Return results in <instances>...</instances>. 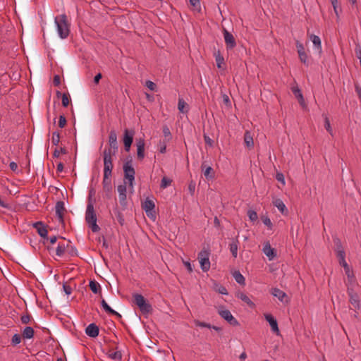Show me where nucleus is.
Masks as SVG:
<instances>
[{
  "instance_id": "f257e3e1",
  "label": "nucleus",
  "mask_w": 361,
  "mask_h": 361,
  "mask_svg": "<svg viewBox=\"0 0 361 361\" xmlns=\"http://www.w3.org/2000/svg\"><path fill=\"white\" fill-rule=\"evenodd\" d=\"M85 221L89 226L91 228L92 232L96 233L100 230V228L97 224V216L94 209V204L91 199L90 198L87 209L85 212Z\"/></svg>"
},
{
  "instance_id": "f03ea898",
  "label": "nucleus",
  "mask_w": 361,
  "mask_h": 361,
  "mask_svg": "<svg viewBox=\"0 0 361 361\" xmlns=\"http://www.w3.org/2000/svg\"><path fill=\"white\" fill-rule=\"evenodd\" d=\"M54 21L59 37L61 39L67 38L70 33V25L68 23L67 16L65 14L58 16L55 17Z\"/></svg>"
},
{
  "instance_id": "7ed1b4c3",
  "label": "nucleus",
  "mask_w": 361,
  "mask_h": 361,
  "mask_svg": "<svg viewBox=\"0 0 361 361\" xmlns=\"http://www.w3.org/2000/svg\"><path fill=\"white\" fill-rule=\"evenodd\" d=\"M133 302L138 307L142 314H148L152 311V305L139 293L133 295Z\"/></svg>"
},
{
  "instance_id": "20e7f679",
  "label": "nucleus",
  "mask_w": 361,
  "mask_h": 361,
  "mask_svg": "<svg viewBox=\"0 0 361 361\" xmlns=\"http://www.w3.org/2000/svg\"><path fill=\"white\" fill-rule=\"evenodd\" d=\"M132 159L126 161L123 164L124 178L128 181L129 186L133 189L135 181V171L132 164Z\"/></svg>"
},
{
  "instance_id": "39448f33",
  "label": "nucleus",
  "mask_w": 361,
  "mask_h": 361,
  "mask_svg": "<svg viewBox=\"0 0 361 361\" xmlns=\"http://www.w3.org/2000/svg\"><path fill=\"white\" fill-rule=\"evenodd\" d=\"M142 207L145 210L147 216L149 218L152 219L154 220L155 219V218H156V212L154 210L155 204L152 200H151L148 198L146 199L145 200V202L142 203Z\"/></svg>"
},
{
  "instance_id": "423d86ee",
  "label": "nucleus",
  "mask_w": 361,
  "mask_h": 361,
  "mask_svg": "<svg viewBox=\"0 0 361 361\" xmlns=\"http://www.w3.org/2000/svg\"><path fill=\"white\" fill-rule=\"evenodd\" d=\"M219 314L224 319L226 322H228L232 326H238L239 322L238 320L232 315L231 312L226 309H224L223 307H220L218 310Z\"/></svg>"
},
{
  "instance_id": "0eeeda50",
  "label": "nucleus",
  "mask_w": 361,
  "mask_h": 361,
  "mask_svg": "<svg viewBox=\"0 0 361 361\" xmlns=\"http://www.w3.org/2000/svg\"><path fill=\"white\" fill-rule=\"evenodd\" d=\"M198 259L200 263L201 269L203 271H207L210 268V262L209 259V253L207 251H201L198 255Z\"/></svg>"
},
{
  "instance_id": "6e6552de",
  "label": "nucleus",
  "mask_w": 361,
  "mask_h": 361,
  "mask_svg": "<svg viewBox=\"0 0 361 361\" xmlns=\"http://www.w3.org/2000/svg\"><path fill=\"white\" fill-rule=\"evenodd\" d=\"M223 35L227 49H232L236 46V42L233 35L226 28L223 29Z\"/></svg>"
},
{
  "instance_id": "1a4fd4ad",
  "label": "nucleus",
  "mask_w": 361,
  "mask_h": 361,
  "mask_svg": "<svg viewBox=\"0 0 361 361\" xmlns=\"http://www.w3.org/2000/svg\"><path fill=\"white\" fill-rule=\"evenodd\" d=\"M295 45L300 61L303 63L305 65L308 66V56L305 51V47L303 44L300 43L299 41H297Z\"/></svg>"
},
{
  "instance_id": "9d476101",
  "label": "nucleus",
  "mask_w": 361,
  "mask_h": 361,
  "mask_svg": "<svg viewBox=\"0 0 361 361\" xmlns=\"http://www.w3.org/2000/svg\"><path fill=\"white\" fill-rule=\"evenodd\" d=\"M117 190L118 192V198H119L120 204H121V206L126 207L127 204V202H126L127 188H126V183L119 185L117 188Z\"/></svg>"
},
{
  "instance_id": "9b49d317",
  "label": "nucleus",
  "mask_w": 361,
  "mask_h": 361,
  "mask_svg": "<svg viewBox=\"0 0 361 361\" xmlns=\"http://www.w3.org/2000/svg\"><path fill=\"white\" fill-rule=\"evenodd\" d=\"M145 142L143 138L136 139L137 156L139 160H142L145 157Z\"/></svg>"
},
{
  "instance_id": "f8f14e48",
  "label": "nucleus",
  "mask_w": 361,
  "mask_h": 361,
  "mask_svg": "<svg viewBox=\"0 0 361 361\" xmlns=\"http://www.w3.org/2000/svg\"><path fill=\"white\" fill-rule=\"evenodd\" d=\"M64 202L59 201L56 202L55 206L56 215L58 217L59 221L61 224H63V213L65 212Z\"/></svg>"
},
{
  "instance_id": "ddd939ff",
  "label": "nucleus",
  "mask_w": 361,
  "mask_h": 361,
  "mask_svg": "<svg viewBox=\"0 0 361 361\" xmlns=\"http://www.w3.org/2000/svg\"><path fill=\"white\" fill-rule=\"evenodd\" d=\"M264 318L269 322V324L271 326V331L274 333L279 334V329L278 322H277L276 319L270 314H264Z\"/></svg>"
},
{
  "instance_id": "4468645a",
  "label": "nucleus",
  "mask_w": 361,
  "mask_h": 361,
  "mask_svg": "<svg viewBox=\"0 0 361 361\" xmlns=\"http://www.w3.org/2000/svg\"><path fill=\"white\" fill-rule=\"evenodd\" d=\"M262 251L269 260H272L276 256V251L271 247L269 242L264 244Z\"/></svg>"
},
{
  "instance_id": "2eb2a0df",
  "label": "nucleus",
  "mask_w": 361,
  "mask_h": 361,
  "mask_svg": "<svg viewBox=\"0 0 361 361\" xmlns=\"http://www.w3.org/2000/svg\"><path fill=\"white\" fill-rule=\"evenodd\" d=\"M99 327L94 324H90L85 329V333L87 336L92 338H95L99 335Z\"/></svg>"
},
{
  "instance_id": "dca6fc26",
  "label": "nucleus",
  "mask_w": 361,
  "mask_h": 361,
  "mask_svg": "<svg viewBox=\"0 0 361 361\" xmlns=\"http://www.w3.org/2000/svg\"><path fill=\"white\" fill-rule=\"evenodd\" d=\"M34 228L37 229L38 234L43 238L48 239V231L45 226L41 221H37L33 224Z\"/></svg>"
},
{
  "instance_id": "f3484780",
  "label": "nucleus",
  "mask_w": 361,
  "mask_h": 361,
  "mask_svg": "<svg viewBox=\"0 0 361 361\" xmlns=\"http://www.w3.org/2000/svg\"><path fill=\"white\" fill-rule=\"evenodd\" d=\"M112 161V159L104 158V174H105L106 176H111L112 174V170L114 168Z\"/></svg>"
},
{
  "instance_id": "a211bd4d",
  "label": "nucleus",
  "mask_w": 361,
  "mask_h": 361,
  "mask_svg": "<svg viewBox=\"0 0 361 361\" xmlns=\"http://www.w3.org/2000/svg\"><path fill=\"white\" fill-rule=\"evenodd\" d=\"M109 147L118 150L117 135L115 130H111L109 135Z\"/></svg>"
},
{
  "instance_id": "6ab92c4d",
  "label": "nucleus",
  "mask_w": 361,
  "mask_h": 361,
  "mask_svg": "<svg viewBox=\"0 0 361 361\" xmlns=\"http://www.w3.org/2000/svg\"><path fill=\"white\" fill-rule=\"evenodd\" d=\"M236 297L245 302L250 308L255 307V303L250 299V298L243 292H238L236 294Z\"/></svg>"
},
{
  "instance_id": "aec40b11",
  "label": "nucleus",
  "mask_w": 361,
  "mask_h": 361,
  "mask_svg": "<svg viewBox=\"0 0 361 361\" xmlns=\"http://www.w3.org/2000/svg\"><path fill=\"white\" fill-rule=\"evenodd\" d=\"M310 39L313 43L314 48L318 51L319 54L322 53V42L321 39L319 36L311 34L310 35Z\"/></svg>"
},
{
  "instance_id": "412c9836",
  "label": "nucleus",
  "mask_w": 361,
  "mask_h": 361,
  "mask_svg": "<svg viewBox=\"0 0 361 361\" xmlns=\"http://www.w3.org/2000/svg\"><path fill=\"white\" fill-rule=\"evenodd\" d=\"M348 295L350 297V302L353 305L355 308H359L360 307V300L359 296L354 293L352 290H348Z\"/></svg>"
},
{
  "instance_id": "4be33fe9",
  "label": "nucleus",
  "mask_w": 361,
  "mask_h": 361,
  "mask_svg": "<svg viewBox=\"0 0 361 361\" xmlns=\"http://www.w3.org/2000/svg\"><path fill=\"white\" fill-rule=\"evenodd\" d=\"M134 134V130L125 129L123 137V143H133Z\"/></svg>"
},
{
  "instance_id": "5701e85b",
  "label": "nucleus",
  "mask_w": 361,
  "mask_h": 361,
  "mask_svg": "<svg viewBox=\"0 0 361 361\" xmlns=\"http://www.w3.org/2000/svg\"><path fill=\"white\" fill-rule=\"evenodd\" d=\"M68 248V243L59 242L56 250V255L61 257Z\"/></svg>"
},
{
  "instance_id": "b1692460",
  "label": "nucleus",
  "mask_w": 361,
  "mask_h": 361,
  "mask_svg": "<svg viewBox=\"0 0 361 361\" xmlns=\"http://www.w3.org/2000/svg\"><path fill=\"white\" fill-rule=\"evenodd\" d=\"M244 142L246 147L249 149L254 147L253 137L249 131H245L244 134Z\"/></svg>"
},
{
  "instance_id": "393cba45",
  "label": "nucleus",
  "mask_w": 361,
  "mask_h": 361,
  "mask_svg": "<svg viewBox=\"0 0 361 361\" xmlns=\"http://www.w3.org/2000/svg\"><path fill=\"white\" fill-rule=\"evenodd\" d=\"M202 167L204 176L207 179H212L214 177V171L211 166H205L203 163Z\"/></svg>"
},
{
  "instance_id": "a878e982",
  "label": "nucleus",
  "mask_w": 361,
  "mask_h": 361,
  "mask_svg": "<svg viewBox=\"0 0 361 361\" xmlns=\"http://www.w3.org/2000/svg\"><path fill=\"white\" fill-rule=\"evenodd\" d=\"M111 176H106L105 174H104V177H103V181H102L103 188L105 191H107V192H111V189H112Z\"/></svg>"
},
{
  "instance_id": "bb28decb",
  "label": "nucleus",
  "mask_w": 361,
  "mask_h": 361,
  "mask_svg": "<svg viewBox=\"0 0 361 361\" xmlns=\"http://www.w3.org/2000/svg\"><path fill=\"white\" fill-rule=\"evenodd\" d=\"M271 293L281 302L283 301V298L286 296V294L283 290L277 288H272Z\"/></svg>"
},
{
  "instance_id": "cd10ccee",
  "label": "nucleus",
  "mask_w": 361,
  "mask_h": 361,
  "mask_svg": "<svg viewBox=\"0 0 361 361\" xmlns=\"http://www.w3.org/2000/svg\"><path fill=\"white\" fill-rule=\"evenodd\" d=\"M292 92L294 94L295 97L298 99L299 103L301 105H304L305 100L300 90L298 87H292Z\"/></svg>"
},
{
  "instance_id": "c85d7f7f",
  "label": "nucleus",
  "mask_w": 361,
  "mask_h": 361,
  "mask_svg": "<svg viewBox=\"0 0 361 361\" xmlns=\"http://www.w3.org/2000/svg\"><path fill=\"white\" fill-rule=\"evenodd\" d=\"M230 251L233 257H237L238 249V240H233L229 245Z\"/></svg>"
},
{
  "instance_id": "c756f323",
  "label": "nucleus",
  "mask_w": 361,
  "mask_h": 361,
  "mask_svg": "<svg viewBox=\"0 0 361 361\" xmlns=\"http://www.w3.org/2000/svg\"><path fill=\"white\" fill-rule=\"evenodd\" d=\"M117 151L118 150L111 147L105 148L103 152V157L104 158L112 159V157L116 155Z\"/></svg>"
},
{
  "instance_id": "7c9ffc66",
  "label": "nucleus",
  "mask_w": 361,
  "mask_h": 361,
  "mask_svg": "<svg viewBox=\"0 0 361 361\" xmlns=\"http://www.w3.org/2000/svg\"><path fill=\"white\" fill-rule=\"evenodd\" d=\"M273 204L275 207H276L278 208V209L283 214L285 212V211H286V207L285 205V204L283 203V202L280 200V199H276L274 202H273Z\"/></svg>"
},
{
  "instance_id": "2f4dec72",
  "label": "nucleus",
  "mask_w": 361,
  "mask_h": 361,
  "mask_svg": "<svg viewBox=\"0 0 361 361\" xmlns=\"http://www.w3.org/2000/svg\"><path fill=\"white\" fill-rule=\"evenodd\" d=\"M24 338H32L34 336V330L31 326H26L22 334Z\"/></svg>"
},
{
  "instance_id": "473e14b6",
  "label": "nucleus",
  "mask_w": 361,
  "mask_h": 361,
  "mask_svg": "<svg viewBox=\"0 0 361 361\" xmlns=\"http://www.w3.org/2000/svg\"><path fill=\"white\" fill-rule=\"evenodd\" d=\"M56 94H57V97L61 96L62 105L64 107L68 106L70 103V98H69L68 94H66V93L61 94L59 91H57Z\"/></svg>"
},
{
  "instance_id": "72a5a7b5",
  "label": "nucleus",
  "mask_w": 361,
  "mask_h": 361,
  "mask_svg": "<svg viewBox=\"0 0 361 361\" xmlns=\"http://www.w3.org/2000/svg\"><path fill=\"white\" fill-rule=\"evenodd\" d=\"M89 286L90 290L95 294L98 293L101 290L100 284L95 281H90Z\"/></svg>"
},
{
  "instance_id": "f704fd0d",
  "label": "nucleus",
  "mask_w": 361,
  "mask_h": 361,
  "mask_svg": "<svg viewBox=\"0 0 361 361\" xmlns=\"http://www.w3.org/2000/svg\"><path fill=\"white\" fill-rule=\"evenodd\" d=\"M233 276L238 283H239L240 285L245 284V277L240 274V272L239 271H235L233 274Z\"/></svg>"
},
{
  "instance_id": "c9c22d12",
  "label": "nucleus",
  "mask_w": 361,
  "mask_h": 361,
  "mask_svg": "<svg viewBox=\"0 0 361 361\" xmlns=\"http://www.w3.org/2000/svg\"><path fill=\"white\" fill-rule=\"evenodd\" d=\"M101 305H102V307H103V309L104 310V311L106 312H107L108 314H111V313H115V310H114L108 304L107 302L105 301V300H102L101 301Z\"/></svg>"
},
{
  "instance_id": "e433bc0d",
  "label": "nucleus",
  "mask_w": 361,
  "mask_h": 361,
  "mask_svg": "<svg viewBox=\"0 0 361 361\" xmlns=\"http://www.w3.org/2000/svg\"><path fill=\"white\" fill-rule=\"evenodd\" d=\"M171 179L164 176L161 179L160 187L163 189L166 188L168 186L171 185Z\"/></svg>"
},
{
  "instance_id": "4c0bfd02",
  "label": "nucleus",
  "mask_w": 361,
  "mask_h": 361,
  "mask_svg": "<svg viewBox=\"0 0 361 361\" xmlns=\"http://www.w3.org/2000/svg\"><path fill=\"white\" fill-rule=\"evenodd\" d=\"M60 142L59 133L55 131L52 133L51 142L54 145L57 146Z\"/></svg>"
},
{
  "instance_id": "58836bf2",
  "label": "nucleus",
  "mask_w": 361,
  "mask_h": 361,
  "mask_svg": "<svg viewBox=\"0 0 361 361\" xmlns=\"http://www.w3.org/2000/svg\"><path fill=\"white\" fill-rule=\"evenodd\" d=\"M163 134L166 141H169L172 137L170 129L166 126L163 127Z\"/></svg>"
},
{
  "instance_id": "ea45409f",
  "label": "nucleus",
  "mask_w": 361,
  "mask_h": 361,
  "mask_svg": "<svg viewBox=\"0 0 361 361\" xmlns=\"http://www.w3.org/2000/svg\"><path fill=\"white\" fill-rule=\"evenodd\" d=\"M109 357L112 360H121L122 359V354L120 351H115L109 353Z\"/></svg>"
},
{
  "instance_id": "a19ab883",
  "label": "nucleus",
  "mask_w": 361,
  "mask_h": 361,
  "mask_svg": "<svg viewBox=\"0 0 361 361\" xmlns=\"http://www.w3.org/2000/svg\"><path fill=\"white\" fill-rule=\"evenodd\" d=\"M68 153L65 147H61L60 149L56 148L54 151L53 156L55 158H58L60 156V154H66Z\"/></svg>"
},
{
  "instance_id": "79ce46f5",
  "label": "nucleus",
  "mask_w": 361,
  "mask_h": 361,
  "mask_svg": "<svg viewBox=\"0 0 361 361\" xmlns=\"http://www.w3.org/2000/svg\"><path fill=\"white\" fill-rule=\"evenodd\" d=\"M215 60L217 67L219 68H221L222 64L224 63V57L219 53L217 54H215Z\"/></svg>"
},
{
  "instance_id": "37998d69",
  "label": "nucleus",
  "mask_w": 361,
  "mask_h": 361,
  "mask_svg": "<svg viewBox=\"0 0 361 361\" xmlns=\"http://www.w3.org/2000/svg\"><path fill=\"white\" fill-rule=\"evenodd\" d=\"M336 252H337V257L338 258V261H339V263L341 262H344L345 261V251L343 249H338V250H336Z\"/></svg>"
},
{
  "instance_id": "c03bdc74",
  "label": "nucleus",
  "mask_w": 361,
  "mask_h": 361,
  "mask_svg": "<svg viewBox=\"0 0 361 361\" xmlns=\"http://www.w3.org/2000/svg\"><path fill=\"white\" fill-rule=\"evenodd\" d=\"M247 216L251 221H255L258 219L257 214L254 210H248Z\"/></svg>"
},
{
  "instance_id": "a18cd8bd",
  "label": "nucleus",
  "mask_w": 361,
  "mask_h": 361,
  "mask_svg": "<svg viewBox=\"0 0 361 361\" xmlns=\"http://www.w3.org/2000/svg\"><path fill=\"white\" fill-rule=\"evenodd\" d=\"M167 142L168 141L164 140L163 141H160L159 143V145H158L159 150L161 154H164L166 152V142Z\"/></svg>"
},
{
  "instance_id": "49530a36",
  "label": "nucleus",
  "mask_w": 361,
  "mask_h": 361,
  "mask_svg": "<svg viewBox=\"0 0 361 361\" xmlns=\"http://www.w3.org/2000/svg\"><path fill=\"white\" fill-rule=\"evenodd\" d=\"M262 221L263 224L266 225L269 229L272 228V223L267 216H262Z\"/></svg>"
},
{
  "instance_id": "de8ad7c7",
  "label": "nucleus",
  "mask_w": 361,
  "mask_h": 361,
  "mask_svg": "<svg viewBox=\"0 0 361 361\" xmlns=\"http://www.w3.org/2000/svg\"><path fill=\"white\" fill-rule=\"evenodd\" d=\"M186 104H187L185 102V101L183 99H179L178 103V110L183 113L187 112L188 111L187 110L186 111L184 110V108L186 106Z\"/></svg>"
},
{
  "instance_id": "09e8293b",
  "label": "nucleus",
  "mask_w": 361,
  "mask_h": 361,
  "mask_svg": "<svg viewBox=\"0 0 361 361\" xmlns=\"http://www.w3.org/2000/svg\"><path fill=\"white\" fill-rule=\"evenodd\" d=\"M20 341H21V337L19 334H16L13 336L12 340H11L12 345H16L19 344L20 343Z\"/></svg>"
},
{
  "instance_id": "8fccbe9b",
  "label": "nucleus",
  "mask_w": 361,
  "mask_h": 361,
  "mask_svg": "<svg viewBox=\"0 0 361 361\" xmlns=\"http://www.w3.org/2000/svg\"><path fill=\"white\" fill-rule=\"evenodd\" d=\"M324 128L331 135H332V128L331 127L329 119L327 116H325L324 118Z\"/></svg>"
},
{
  "instance_id": "3c124183",
  "label": "nucleus",
  "mask_w": 361,
  "mask_h": 361,
  "mask_svg": "<svg viewBox=\"0 0 361 361\" xmlns=\"http://www.w3.org/2000/svg\"><path fill=\"white\" fill-rule=\"evenodd\" d=\"M66 124V117L63 116V115H61L59 116V126L61 128H63L65 127Z\"/></svg>"
},
{
  "instance_id": "603ef678",
  "label": "nucleus",
  "mask_w": 361,
  "mask_h": 361,
  "mask_svg": "<svg viewBox=\"0 0 361 361\" xmlns=\"http://www.w3.org/2000/svg\"><path fill=\"white\" fill-rule=\"evenodd\" d=\"M195 325L197 326L205 327V328H208V329H211L212 328V325L210 324H208V323H206V322H200V321H195Z\"/></svg>"
},
{
  "instance_id": "864d4df0",
  "label": "nucleus",
  "mask_w": 361,
  "mask_h": 361,
  "mask_svg": "<svg viewBox=\"0 0 361 361\" xmlns=\"http://www.w3.org/2000/svg\"><path fill=\"white\" fill-rule=\"evenodd\" d=\"M116 215L118 221L121 226H123L125 221L123 214L119 211H116Z\"/></svg>"
},
{
  "instance_id": "5fc2aeb1",
  "label": "nucleus",
  "mask_w": 361,
  "mask_h": 361,
  "mask_svg": "<svg viewBox=\"0 0 361 361\" xmlns=\"http://www.w3.org/2000/svg\"><path fill=\"white\" fill-rule=\"evenodd\" d=\"M339 264L344 267L347 276L348 277H350V268H349V266L347 264L346 261L341 262Z\"/></svg>"
},
{
  "instance_id": "6e6d98bb",
  "label": "nucleus",
  "mask_w": 361,
  "mask_h": 361,
  "mask_svg": "<svg viewBox=\"0 0 361 361\" xmlns=\"http://www.w3.org/2000/svg\"><path fill=\"white\" fill-rule=\"evenodd\" d=\"M63 289L66 295H71L72 293V288L66 283L63 284Z\"/></svg>"
},
{
  "instance_id": "4d7b16f0",
  "label": "nucleus",
  "mask_w": 361,
  "mask_h": 361,
  "mask_svg": "<svg viewBox=\"0 0 361 361\" xmlns=\"http://www.w3.org/2000/svg\"><path fill=\"white\" fill-rule=\"evenodd\" d=\"M66 251L68 252V254L71 256L77 255V250L75 247L70 246L69 245H68V248H67Z\"/></svg>"
},
{
  "instance_id": "13d9d810",
  "label": "nucleus",
  "mask_w": 361,
  "mask_h": 361,
  "mask_svg": "<svg viewBox=\"0 0 361 361\" xmlns=\"http://www.w3.org/2000/svg\"><path fill=\"white\" fill-rule=\"evenodd\" d=\"M190 4L196 9L200 8V0H189Z\"/></svg>"
},
{
  "instance_id": "bf43d9fd",
  "label": "nucleus",
  "mask_w": 361,
  "mask_h": 361,
  "mask_svg": "<svg viewBox=\"0 0 361 361\" xmlns=\"http://www.w3.org/2000/svg\"><path fill=\"white\" fill-rule=\"evenodd\" d=\"M204 140L207 145L209 147H212L214 144V141L206 134L204 135Z\"/></svg>"
},
{
  "instance_id": "052dcab7",
  "label": "nucleus",
  "mask_w": 361,
  "mask_h": 361,
  "mask_svg": "<svg viewBox=\"0 0 361 361\" xmlns=\"http://www.w3.org/2000/svg\"><path fill=\"white\" fill-rule=\"evenodd\" d=\"M146 86L147 88H149L150 90H152V91L154 90L156 88V84L150 80H147L146 82Z\"/></svg>"
},
{
  "instance_id": "680f3d73",
  "label": "nucleus",
  "mask_w": 361,
  "mask_h": 361,
  "mask_svg": "<svg viewBox=\"0 0 361 361\" xmlns=\"http://www.w3.org/2000/svg\"><path fill=\"white\" fill-rule=\"evenodd\" d=\"M276 178L278 181L282 183L283 185L285 184L284 176L281 173H276Z\"/></svg>"
},
{
  "instance_id": "e2e57ef3",
  "label": "nucleus",
  "mask_w": 361,
  "mask_h": 361,
  "mask_svg": "<svg viewBox=\"0 0 361 361\" xmlns=\"http://www.w3.org/2000/svg\"><path fill=\"white\" fill-rule=\"evenodd\" d=\"M53 83L55 86H59L61 83V78L59 75H56L54 77Z\"/></svg>"
},
{
  "instance_id": "0e129e2a",
  "label": "nucleus",
  "mask_w": 361,
  "mask_h": 361,
  "mask_svg": "<svg viewBox=\"0 0 361 361\" xmlns=\"http://www.w3.org/2000/svg\"><path fill=\"white\" fill-rule=\"evenodd\" d=\"M30 321V317L29 315H23L21 317V322L23 324H27Z\"/></svg>"
},
{
  "instance_id": "69168bd1",
  "label": "nucleus",
  "mask_w": 361,
  "mask_h": 361,
  "mask_svg": "<svg viewBox=\"0 0 361 361\" xmlns=\"http://www.w3.org/2000/svg\"><path fill=\"white\" fill-rule=\"evenodd\" d=\"M356 56L360 60L361 59V46L357 45L355 48Z\"/></svg>"
},
{
  "instance_id": "338daca9",
  "label": "nucleus",
  "mask_w": 361,
  "mask_h": 361,
  "mask_svg": "<svg viewBox=\"0 0 361 361\" xmlns=\"http://www.w3.org/2000/svg\"><path fill=\"white\" fill-rule=\"evenodd\" d=\"M217 291L222 295H228V291L224 286H220L218 288Z\"/></svg>"
},
{
  "instance_id": "774afa93",
  "label": "nucleus",
  "mask_w": 361,
  "mask_h": 361,
  "mask_svg": "<svg viewBox=\"0 0 361 361\" xmlns=\"http://www.w3.org/2000/svg\"><path fill=\"white\" fill-rule=\"evenodd\" d=\"M9 167H10L11 171H16L18 169V164L16 162H14V161H11L9 164Z\"/></svg>"
}]
</instances>
